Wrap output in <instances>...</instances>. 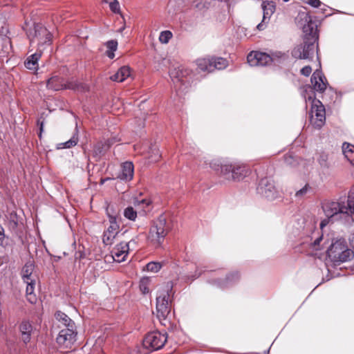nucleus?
Instances as JSON below:
<instances>
[{
	"label": "nucleus",
	"instance_id": "1",
	"mask_svg": "<svg viewBox=\"0 0 354 354\" xmlns=\"http://www.w3.org/2000/svg\"><path fill=\"white\" fill-rule=\"evenodd\" d=\"M328 235L323 234L317 237L313 243L310 244V248L313 251L322 250L326 248V253L328 258L334 263H343L351 260L354 257V252L348 248L344 239H331Z\"/></svg>",
	"mask_w": 354,
	"mask_h": 354
},
{
	"label": "nucleus",
	"instance_id": "2",
	"mask_svg": "<svg viewBox=\"0 0 354 354\" xmlns=\"http://www.w3.org/2000/svg\"><path fill=\"white\" fill-rule=\"evenodd\" d=\"M322 209L326 218L320 223L322 229L329 223L348 221L354 214V188L350 192L346 201H326L323 203Z\"/></svg>",
	"mask_w": 354,
	"mask_h": 354
},
{
	"label": "nucleus",
	"instance_id": "3",
	"mask_svg": "<svg viewBox=\"0 0 354 354\" xmlns=\"http://www.w3.org/2000/svg\"><path fill=\"white\" fill-rule=\"evenodd\" d=\"M172 288V283L167 282L162 286L158 291L156 297L157 317L163 325H166L163 322L167 321V317L171 311Z\"/></svg>",
	"mask_w": 354,
	"mask_h": 354
},
{
	"label": "nucleus",
	"instance_id": "4",
	"mask_svg": "<svg viewBox=\"0 0 354 354\" xmlns=\"http://www.w3.org/2000/svg\"><path fill=\"white\" fill-rule=\"evenodd\" d=\"M169 230L166 218L161 215L151 227L148 239L155 246H160Z\"/></svg>",
	"mask_w": 354,
	"mask_h": 354
},
{
	"label": "nucleus",
	"instance_id": "5",
	"mask_svg": "<svg viewBox=\"0 0 354 354\" xmlns=\"http://www.w3.org/2000/svg\"><path fill=\"white\" fill-rule=\"evenodd\" d=\"M197 68L203 72L211 73L215 69L221 70L227 65L226 59L222 57L207 56L196 60Z\"/></svg>",
	"mask_w": 354,
	"mask_h": 354
},
{
	"label": "nucleus",
	"instance_id": "6",
	"mask_svg": "<svg viewBox=\"0 0 354 354\" xmlns=\"http://www.w3.org/2000/svg\"><path fill=\"white\" fill-rule=\"evenodd\" d=\"M28 37L30 44H37L39 48L44 44H50L52 41L51 33L41 24H35L34 28L28 32Z\"/></svg>",
	"mask_w": 354,
	"mask_h": 354
},
{
	"label": "nucleus",
	"instance_id": "7",
	"mask_svg": "<svg viewBox=\"0 0 354 354\" xmlns=\"http://www.w3.org/2000/svg\"><path fill=\"white\" fill-rule=\"evenodd\" d=\"M167 339L166 333H161L158 331L149 333L143 339V348L147 352H151L160 349L165 344Z\"/></svg>",
	"mask_w": 354,
	"mask_h": 354
},
{
	"label": "nucleus",
	"instance_id": "8",
	"mask_svg": "<svg viewBox=\"0 0 354 354\" xmlns=\"http://www.w3.org/2000/svg\"><path fill=\"white\" fill-rule=\"evenodd\" d=\"M111 207L107 209V216L109 217V225L104 230L102 241L105 245L113 244L115 237L120 232V225L117 221V215L115 213L111 214Z\"/></svg>",
	"mask_w": 354,
	"mask_h": 354
},
{
	"label": "nucleus",
	"instance_id": "9",
	"mask_svg": "<svg viewBox=\"0 0 354 354\" xmlns=\"http://www.w3.org/2000/svg\"><path fill=\"white\" fill-rule=\"evenodd\" d=\"M326 121L325 108L319 100H312L310 123L317 129L324 126Z\"/></svg>",
	"mask_w": 354,
	"mask_h": 354
},
{
	"label": "nucleus",
	"instance_id": "10",
	"mask_svg": "<svg viewBox=\"0 0 354 354\" xmlns=\"http://www.w3.org/2000/svg\"><path fill=\"white\" fill-rule=\"evenodd\" d=\"M76 328H66L62 329L57 338L56 342L60 348L69 349L76 342Z\"/></svg>",
	"mask_w": 354,
	"mask_h": 354
},
{
	"label": "nucleus",
	"instance_id": "11",
	"mask_svg": "<svg viewBox=\"0 0 354 354\" xmlns=\"http://www.w3.org/2000/svg\"><path fill=\"white\" fill-rule=\"evenodd\" d=\"M317 53V45L315 40L312 42H305L304 44L297 46L292 51L295 58L309 59L313 58L315 53Z\"/></svg>",
	"mask_w": 354,
	"mask_h": 354
},
{
	"label": "nucleus",
	"instance_id": "12",
	"mask_svg": "<svg viewBox=\"0 0 354 354\" xmlns=\"http://www.w3.org/2000/svg\"><path fill=\"white\" fill-rule=\"evenodd\" d=\"M136 245L134 240L129 242L122 241L117 244L111 251L113 259L118 263H121L126 260V258L131 250V247Z\"/></svg>",
	"mask_w": 354,
	"mask_h": 354
},
{
	"label": "nucleus",
	"instance_id": "13",
	"mask_svg": "<svg viewBox=\"0 0 354 354\" xmlns=\"http://www.w3.org/2000/svg\"><path fill=\"white\" fill-rule=\"evenodd\" d=\"M192 73V70L183 66L173 67L169 72L170 78L174 84L186 83Z\"/></svg>",
	"mask_w": 354,
	"mask_h": 354
},
{
	"label": "nucleus",
	"instance_id": "14",
	"mask_svg": "<svg viewBox=\"0 0 354 354\" xmlns=\"http://www.w3.org/2000/svg\"><path fill=\"white\" fill-rule=\"evenodd\" d=\"M248 62L251 66H263L270 64L272 59L267 53L251 52L247 57Z\"/></svg>",
	"mask_w": 354,
	"mask_h": 354
},
{
	"label": "nucleus",
	"instance_id": "15",
	"mask_svg": "<svg viewBox=\"0 0 354 354\" xmlns=\"http://www.w3.org/2000/svg\"><path fill=\"white\" fill-rule=\"evenodd\" d=\"M259 189L266 198L274 199L278 196V191L274 181L269 178H263L260 181Z\"/></svg>",
	"mask_w": 354,
	"mask_h": 354
},
{
	"label": "nucleus",
	"instance_id": "16",
	"mask_svg": "<svg viewBox=\"0 0 354 354\" xmlns=\"http://www.w3.org/2000/svg\"><path fill=\"white\" fill-rule=\"evenodd\" d=\"M46 86L53 91H59L64 88L76 89L77 84L72 82L65 84L62 78L55 76L47 81Z\"/></svg>",
	"mask_w": 354,
	"mask_h": 354
},
{
	"label": "nucleus",
	"instance_id": "17",
	"mask_svg": "<svg viewBox=\"0 0 354 354\" xmlns=\"http://www.w3.org/2000/svg\"><path fill=\"white\" fill-rule=\"evenodd\" d=\"M311 83L314 90L320 93L324 92L327 86L326 77L322 75V73L319 71H316L313 73L311 77Z\"/></svg>",
	"mask_w": 354,
	"mask_h": 354
},
{
	"label": "nucleus",
	"instance_id": "18",
	"mask_svg": "<svg viewBox=\"0 0 354 354\" xmlns=\"http://www.w3.org/2000/svg\"><path fill=\"white\" fill-rule=\"evenodd\" d=\"M263 10V20L262 22L257 26V28L259 30H262L265 28L264 23L266 20H269L271 15L274 13L275 7L272 2H263L262 5Z\"/></svg>",
	"mask_w": 354,
	"mask_h": 354
},
{
	"label": "nucleus",
	"instance_id": "19",
	"mask_svg": "<svg viewBox=\"0 0 354 354\" xmlns=\"http://www.w3.org/2000/svg\"><path fill=\"white\" fill-rule=\"evenodd\" d=\"M306 24L303 26V31L306 35L312 36L313 40H316L317 37V25L311 19V17L308 15H306L304 18Z\"/></svg>",
	"mask_w": 354,
	"mask_h": 354
},
{
	"label": "nucleus",
	"instance_id": "20",
	"mask_svg": "<svg viewBox=\"0 0 354 354\" xmlns=\"http://www.w3.org/2000/svg\"><path fill=\"white\" fill-rule=\"evenodd\" d=\"M41 56V50H39L34 54L29 56L24 62L25 66L32 71H37L38 68V60Z\"/></svg>",
	"mask_w": 354,
	"mask_h": 354
},
{
	"label": "nucleus",
	"instance_id": "21",
	"mask_svg": "<svg viewBox=\"0 0 354 354\" xmlns=\"http://www.w3.org/2000/svg\"><path fill=\"white\" fill-rule=\"evenodd\" d=\"M133 176V165L131 162H126L122 165V171L118 178L124 180H130Z\"/></svg>",
	"mask_w": 354,
	"mask_h": 354
},
{
	"label": "nucleus",
	"instance_id": "22",
	"mask_svg": "<svg viewBox=\"0 0 354 354\" xmlns=\"http://www.w3.org/2000/svg\"><path fill=\"white\" fill-rule=\"evenodd\" d=\"M249 172L250 170L246 166L243 165L234 164L232 173L234 174V176L232 180H240L248 176Z\"/></svg>",
	"mask_w": 354,
	"mask_h": 354
},
{
	"label": "nucleus",
	"instance_id": "23",
	"mask_svg": "<svg viewBox=\"0 0 354 354\" xmlns=\"http://www.w3.org/2000/svg\"><path fill=\"white\" fill-rule=\"evenodd\" d=\"M131 75V69L127 66H124L118 69L117 73L111 77V80L118 82L124 81Z\"/></svg>",
	"mask_w": 354,
	"mask_h": 354
},
{
	"label": "nucleus",
	"instance_id": "24",
	"mask_svg": "<svg viewBox=\"0 0 354 354\" xmlns=\"http://www.w3.org/2000/svg\"><path fill=\"white\" fill-rule=\"evenodd\" d=\"M135 208L138 211L139 214H145L149 211V207L151 204V201L149 199L143 198L141 200L136 199L134 203Z\"/></svg>",
	"mask_w": 354,
	"mask_h": 354
},
{
	"label": "nucleus",
	"instance_id": "25",
	"mask_svg": "<svg viewBox=\"0 0 354 354\" xmlns=\"http://www.w3.org/2000/svg\"><path fill=\"white\" fill-rule=\"evenodd\" d=\"M20 330L21 332V338L25 343H27L30 339V335L32 330L31 324L28 322H24L20 326Z\"/></svg>",
	"mask_w": 354,
	"mask_h": 354
},
{
	"label": "nucleus",
	"instance_id": "26",
	"mask_svg": "<svg viewBox=\"0 0 354 354\" xmlns=\"http://www.w3.org/2000/svg\"><path fill=\"white\" fill-rule=\"evenodd\" d=\"M234 168V165L232 164H222L220 166V175L223 176L224 178L228 180H232L234 174H232Z\"/></svg>",
	"mask_w": 354,
	"mask_h": 354
},
{
	"label": "nucleus",
	"instance_id": "27",
	"mask_svg": "<svg viewBox=\"0 0 354 354\" xmlns=\"http://www.w3.org/2000/svg\"><path fill=\"white\" fill-rule=\"evenodd\" d=\"M109 148V144L106 142H98L93 147V156L97 159H99L105 153Z\"/></svg>",
	"mask_w": 354,
	"mask_h": 354
},
{
	"label": "nucleus",
	"instance_id": "28",
	"mask_svg": "<svg viewBox=\"0 0 354 354\" xmlns=\"http://www.w3.org/2000/svg\"><path fill=\"white\" fill-rule=\"evenodd\" d=\"M55 317L57 321L61 322L66 328H75V323L65 313L57 312L55 314Z\"/></svg>",
	"mask_w": 354,
	"mask_h": 354
},
{
	"label": "nucleus",
	"instance_id": "29",
	"mask_svg": "<svg viewBox=\"0 0 354 354\" xmlns=\"http://www.w3.org/2000/svg\"><path fill=\"white\" fill-rule=\"evenodd\" d=\"M34 270V266L32 262L29 261L24 266L21 274L24 282H28V281L33 280L31 279L32 272Z\"/></svg>",
	"mask_w": 354,
	"mask_h": 354
},
{
	"label": "nucleus",
	"instance_id": "30",
	"mask_svg": "<svg viewBox=\"0 0 354 354\" xmlns=\"http://www.w3.org/2000/svg\"><path fill=\"white\" fill-rule=\"evenodd\" d=\"M26 286V297L27 299L31 304H34L37 301L36 295L34 294L35 290V283L34 280L28 281V282H25Z\"/></svg>",
	"mask_w": 354,
	"mask_h": 354
},
{
	"label": "nucleus",
	"instance_id": "31",
	"mask_svg": "<svg viewBox=\"0 0 354 354\" xmlns=\"http://www.w3.org/2000/svg\"><path fill=\"white\" fill-rule=\"evenodd\" d=\"M342 152L345 158L352 162L354 159V145L349 143H344L342 145Z\"/></svg>",
	"mask_w": 354,
	"mask_h": 354
},
{
	"label": "nucleus",
	"instance_id": "32",
	"mask_svg": "<svg viewBox=\"0 0 354 354\" xmlns=\"http://www.w3.org/2000/svg\"><path fill=\"white\" fill-rule=\"evenodd\" d=\"M77 142H78V136L75 133L68 141L57 144V149H70L72 147L75 146L77 144Z\"/></svg>",
	"mask_w": 354,
	"mask_h": 354
},
{
	"label": "nucleus",
	"instance_id": "33",
	"mask_svg": "<svg viewBox=\"0 0 354 354\" xmlns=\"http://www.w3.org/2000/svg\"><path fill=\"white\" fill-rule=\"evenodd\" d=\"M106 55L110 58L113 59L115 57L114 52L117 50L118 42L115 40H110L106 44Z\"/></svg>",
	"mask_w": 354,
	"mask_h": 354
},
{
	"label": "nucleus",
	"instance_id": "34",
	"mask_svg": "<svg viewBox=\"0 0 354 354\" xmlns=\"http://www.w3.org/2000/svg\"><path fill=\"white\" fill-rule=\"evenodd\" d=\"M138 213V211L136 209H134V208L133 207H127L124 210V217L131 221L136 220Z\"/></svg>",
	"mask_w": 354,
	"mask_h": 354
},
{
	"label": "nucleus",
	"instance_id": "35",
	"mask_svg": "<svg viewBox=\"0 0 354 354\" xmlns=\"http://www.w3.org/2000/svg\"><path fill=\"white\" fill-rule=\"evenodd\" d=\"M150 281L151 280L148 277H143L140 279V289L143 294H146L149 292V285Z\"/></svg>",
	"mask_w": 354,
	"mask_h": 354
},
{
	"label": "nucleus",
	"instance_id": "36",
	"mask_svg": "<svg viewBox=\"0 0 354 354\" xmlns=\"http://www.w3.org/2000/svg\"><path fill=\"white\" fill-rule=\"evenodd\" d=\"M172 37V33L169 30H165L160 32L159 41L162 44H167Z\"/></svg>",
	"mask_w": 354,
	"mask_h": 354
},
{
	"label": "nucleus",
	"instance_id": "37",
	"mask_svg": "<svg viewBox=\"0 0 354 354\" xmlns=\"http://www.w3.org/2000/svg\"><path fill=\"white\" fill-rule=\"evenodd\" d=\"M146 267H147V270L148 271L153 272H157L160 270L162 266L160 263L150 262L147 264Z\"/></svg>",
	"mask_w": 354,
	"mask_h": 354
},
{
	"label": "nucleus",
	"instance_id": "38",
	"mask_svg": "<svg viewBox=\"0 0 354 354\" xmlns=\"http://www.w3.org/2000/svg\"><path fill=\"white\" fill-rule=\"evenodd\" d=\"M109 7L111 10L114 13H120V3L118 0H113L109 4Z\"/></svg>",
	"mask_w": 354,
	"mask_h": 354
},
{
	"label": "nucleus",
	"instance_id": "39",
	"mask_svg": "<svg viewBox=\"0 0 354 354\" xmlns=\"http://www.w3.org/2000/svg\"><path fill=\"white\" fill-rule=\"evenodd\" d=\"M301 73L304 76H309L312 72V68L310 66H306L301 69Z\"/></svg>",
	"mask_w": 354,
	"mask_h": 354
},
{
	"label": "nucleus",
	"instance_id": "40",
	"mask_svg": "<svg viewBox=\"0 0 354 354\" xmlns=\"http://www.w3.org/2000/svg\"><path fill=\"white\" fill-rule=\"evenodd\" d=\"M8 32V28L6 26H5V22L2 21L0 22V35H6Z\"/></svg>",
	"mask_w": 354,
	"mask_h": 354
},
{
	"label": "nucleus",
	"instance_id": "41",
	"mask_svg": "<svg viewBox=\"0 0 354 354\" xmlns=\"http://www.w3.org/2000/svg\"><path fill=\"white\" fill-rule=\"evenodd\" d=\"M308 3L314 8H318L321 5L319 0H308Z\"/></svg>",
	"mask_w": 354,
	"mask_h": 354
},
{
	"label": "nucleus",
	"instance_id": "42",
	"mask_svg": "<svg viewBox=\"0 0 354 354\" xmlns=\"http://www.w3.org/2000/svg\"><path fill=\"white\" fill-rule=\"evenodd\" d=\"M307 190H308V187H307V186H305L304 187H303L302 189H301L300 190L297 192L296 196H301L307 192Z\"/></svg>",
	"mask_w": 354,
	"mask_h": 354
},
{
	"label": "nucleus",
	"instance_id": "43",
	"mask_svg": "<svg viewBox=\"0 0 354 354\" xmlns=\"http://www.w3.org/2000/svg\"><path fill=\"white\" fill-rule=\"evenodd\" d=\"M4 241V230L0 225V245H3Z\"/></svg>",
	"mask_w": 354,
	"mask_h": 354
},
{
	"label": "nucleus",
	"instance_id": "44",
	"mask_svg": "<svg viewBox=\"0 0 354 354\" xmlns=\"http://www.w3.org/2000/svg\"><path fill=\"white\" fill-rule=\"evenodd\" d=\"M109 207H111L112 209L110 210L111 212V214H113V213H115L116 215H117V218H118V216H119V212L118 211H116L114 209V207L113 205H109L106 208V209Z\"/></svg>",
	"mask_w": 354,
	"mask_h": 354
},
{
	"label": "nucleus",
	"instance_id": "45",
	"mask_svg": "<svg viewBox=\"0 0 354 354\" xmlns=\"http://www.w3.org/2000/svg\"><path fill=\"white\" fill-rule=\"evenodd\" d=\"M5 42L7 44H10V41L8 38H3Z\"/></svg>",
	"mask_w": 354,
	"mask_h": 354
},
{
	"label": "nucleus",
	"instance_id": "46",
	"mask_svg": "<svg viewBox=\"0 0 354 354\" xmlns=\"http://www.w3.org/2000/svg\"><path fill=\"white\" fill-rule=\"evenodd\" d=\"M157 156H158V157L153 160L154 161H157V160H158L159 157H160V155H159V153H158V151H157Z\"/></svg>",
	"mask_w": 354,
	"mask_h": 354
},
{
	"label": "nucleus",
	"instance_id": "47",
	"mask_svg": "<svg viewBox=\"0 0 354 354\" xmlns=\"http://www.w3.org/2000/svg\"><path fill=\"white\" fill-rule=\"evenodd\" d=\"M231 276H232V277L238 278V275H237V274H231Z\"/></svg>",
	"mask_w": 354,
	"mask_h": 354
},
{
	"label": "nucleus",
	"instance_id": "48",
	"mask_svg": "<svg viewBox=\"0 0 354 354\" xmlns=\"http://www.w3.org/2000/svg\"><path fill=\"white\" fill-rule=\"evenodd\" d=\"M322 160L325 161L326 160V156H322Z\"/></svg>",
	"mask_w": 354,
	"mask_h": 354
},
{
	"label": "nucleus",
	"instance_id": "49",
	"mask_svg": "<svg viewBox=\"0 0 354 354\" xmlns=\"http://www.w3.org/2000/svg\"><path fill=\"white\" fill-rule=\"evenodd\" d=\"M42 129H43V124L41 123V124L40 130H41V131H42Z\"/></svg>",
	"mask_w": 354,
	"mask_h": 354
},
{
	"label": "nucleus",
	"instance_id": "50",
	"mask_svg": "<svg viewBox=\"0 0 354 354\" xmlns=\"http://www.w3.org/2000/svg\"><path fill=\"white\" fill-rule=\"evenodd\" d=\"M284 2H288L290 0H283Z\"/></svg>",
	"mask_w": 354,
	"mask_h": 354
},
{
	"label": "nucleus",
	"instance_id": "51",
	"mask_svg": "<svg viewBox=\"0 0 354 354\" xmlns=\"http://www.w3.org/2000/svg\"><path fill=\"white\" fill-rule=\"evenodd\" d=\"M123 29H124V28H120V31L121 32Z\"/></svg>",
	"mask_w": 354,
	"mask_h": 354
}]
</instances>
